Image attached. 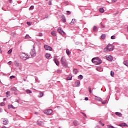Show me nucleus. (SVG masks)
<instances>
[{
    "mask_svg": "<svg viewBox=\"0 0 128 128\" xmlns=\"http://www.w3.org/2000/svg\"><path fill=\"white\" fill-rule=\"evenodd\" d=\"M92 62L93 64H94L96 66H98V64H102V60H100L98 58H93L92 60Z\"/></svg>",
    "mask_w": 128,
    "mask_h": 128,
    "instance_id": "1",
    "label": "nucleus"
},
{
    "mask_svg": "<svg viewBox=\"0 0 128 128\" xmlns=\"http://www.w3.org/2000/svg\"><path fill=\"white\" fill-rule=\"evenodd\" d=\"M60 62L64 66V68H68V61H66V57L63 56L61 59Z\"/></svg>",
    "mask_w": 128,
    "mask_h": 128,
    "instance_id": "2",
    "label": "nucleus"
},
{
    "mask_svg": "<svg viewBox=\"0 0 128 128\" xmlns=\"http://www.w3.org/2000/svg\"><path fill=\"white\" fill-rule=\"evenodd\" d=\"M20 57L24 60H28V58H30V57H28V55L24 53L21 54H20Z\"/></svg>",
    "mask_w": 128,
    "mask_h": 128,
    "instance_id": "3",
    "label": "nucleus"
},
{
    "mask_svg": "<svg viewBox=\"0 0 128 128\" xmlns=\"http://www.w3.org/2000/svg\"><path fill=\"white\" fill-rule=\"evenodd\" d=\"M107 50H108L109 52H112L114 50V46L112 44L108 45V46H106V48H104V52H106Z\"/></svg>",
    "mask_w": 128,
    "mask_h": 128,
    "instance_id": "4",
    "label": "nucleus"
},
{
    "mask_svg": "<svg viewBox=\"0 0 128 128\" xmlns=\"http://www.w3.org/2000/svg\"><path fill=\"white\" fill-rule=\"evenodd\" d=\"M36 47L33 46V48L31 50L30 52V54L32 58H34L36 56Z\"/></svg>",
    "mask_w": 128,
    "mask_h": 128,
    "instance_id": "5",
    "label": "nucleus"
},
{
    "mask_svg": "<svg viewBox=\"0 0 128 128\" xmlns=\"http://www.w3.org/2000/svg\"><path fill=\"white\" fill-rule=\"evenodd\" d=\"M44 113L45 114H46L47 116H50V114H52V110L48 109V110H44Z\"/></svg>",
    "mask_w": 128,
    "mask_h": 128,
    "instance_id": "6",
    "label": "nucleus"
},
{
    "mask_svg": "<svg viewBox=\"0 0 128 128\" xmlns=\"http://www.w3.org/2000/svg\"><path fill=\"white\" fill-rule=\"evenodd\" d=\"M44 48L46 50H52V47L50 46H49L48 45H44Z\"/></svg>",
    "mask_w": 128,
    "mask_h": 128,
    "instance_id": "7",
    "label": "nucleus"
},
{
    "mask_svg": "<svg viewBox=\"0 0 128 128\" xmlns=\"http://www.w3.org/2000/svg\"><path fill=\"white\" fill-rule=\"evenodd\" d=\"M106 59L107 60H109V62H112V60H114V58H112V56L110 55L106 56Z\"/></svg>",
    "mask_w": 128,
    "mask_h": 128,
    "instance_id": "8",
    "label": "nucleus"
},
{
    "mask_svg": "<svg viewBox=\"0 0 128 128\" xmlns=\"http://www.w3.org/2000/svg\"><path fill=\"white\" fill-rule=\"evenodd\" d=\"M58 32L59 34H64V32L62 28H58Z\"/></svg>",
    "mask_w": 128,
    "mask_h": 128,
    "instance_id": "9",
    "label": "nucleus"
},
{
    "mask_svg": "<svg viewBox=\"0 0 128 128\" xmlns=\"http://www.w3.org/2000/svg\"><path fill=\"white\" fill-rule=\"evenodd\" d=\"M3 124L5 126L8 124V120L7 118H4L3 119Z\"/></svg>",
    "mask_w": 128,
    "mask_h": 128,
    "instance_id": "10",
    "label": "nucleus"
},
{
    "mask_svg": "<svg viewBox=\"0 0 128 128\" xmlns=\"http://www.w3.org/2000/svg\"><path fill=\"white\" fill-rule=\"evenodd\" d=\"M54 62L58 66H60V62L58 61V58H55L54 59Z\"/></svg>",
    "mask_w": 128,
    "mask_h": 128,
    "instance_id": "11",
    "label": "nucleus"
},
{
    "mask_svg": "<svg viewBox=\"0 0 128 128\" xmlns=\"http://www.w3.org/2000/svg\"><path fill=\"white\" fill-rule=\"evenodd\" d=\"M75 86L77 87L80 86V82L79 80L76 81L75 82Z\"/></svg>",
    "mask_w": 128,
    "mask_h": 128,
    "instance_id": "12",
    "label": "nucleus"
},
{
    "mask_svg": "<svg viewBox=\"0 0 128 128\" xmlns=\"http://www.w3.org/2000/svg\"><path fill=\"white\" fill-rule=\"evenodd\" d=\"M37 124H38V126H44V124L43 122L38 121L37 122Z\"/></svg>",
    "mask_w": 128,
    "mask_h": 128,
    "instance_id": "13",
    "label": "nucleus"
},
{
    "mask_svg": "<svg viewBox=\"0 0 128 128\" xmlns=\"http://www.w3.org/2000/svg\"><path fill=\"white\" fill-rule=\"evenodd\" d=\"M120 126H128L124 122V123H121L119 124Z\"/></svg>",
    "mask_w": 128,
    "mask_h": 128,
    "instance_id": "14",
    "label": "nucleus"
},
{
    "mask_svg": "<svg viewBox=\"0 0 128 128\" xmlns=\"http://www.w3.org/2000/svg\"><path fill=\"white\" fill-rule=\"evenodd\" d=\"M116 116H120V118L122 117V114L120 112H116Z\"/></svg>",
    "mask_w": 128,
    "mask_h": 128,
    "instance_id": "15",
    "label": "nucleus"
},
{
    "mask_svg": "<svg viewBox=\"0 0 128 128\" xmlns=\"http://www.w3.org/2000/svg\"><path fill=\"white\" fill-rule=\"evenodd\" d=\"M96 100H98V102H102V98H100V97H98L97 96H96Z\"/></svg>",
    "mask_w": 128,
    "mask_h": 128,
    "instance_id": "16",
    "label": "nucleus"
},
{
    "mask_svg": "<svg viewBox=\"0 0 128 128\" xmlns=\"http://www.w3.org/2000/svg\"><path fill=\"white\" fill-rule=\"evenodd\" d=\"M78 72V69L74 68L73 70V74H77Z\"/></svg>",
    "mask_w": 128,
    "mask_h": 128,
    "instance_id": "17",
    "label": "nucleus"
},
{
    "mask_svg": "<svg viewBox=\"0 0 128 128\" xmlns=\"http://www.w3.org/2000/svg\"><path fill=\"white\" fill-rule=\"evenodd\" d=\"M76 22V19H72L70 24H74Z\"/></svg>",
    "mask_w": 128,
    "mask_h": 128,
    "instance_id": "18",
    "label": "nucleus"
},
{
    "mask_svg": "<svg viewBox=\"0 0 128 128\" xmlns=\"http://www.w3.org/2000/svg\"><path fill=\"white\" fill-rule=\"evenodd\" d=\"M13 108V110H15L16 108L12 104L8 105V108Z\"/></svg>",
    "mask_w": 128,
    "mask_h": 128,
    "instance_id": "19",
    "label": "nucleus"
},
{
    "mask_svg": "<svg viewBox=\"0 0 128 128\" xmlns=\"http://www.w3.org/2000/svg\"><path fill=\"white\" fill-rule=\"evenodd\" d=\"M62 22H66V17L64 16H62Z\"/></svg>",
    "mask_w": 128,
    "mask_h": 128,
    "instance_id": "20",
    "label": "nucleus"
},
{
    "mask_svg": "<svg viewBox=\"0 0 128 128\" xmlns=\"http://www.w3.org/2000/svg\"><path fill=\"white\" fill-rule=\"evenodd\" d=\"M45 56H46V58H50V54H46L45 55Z\"/></svg>",
    "mask_w": 128,
    "mask_h": 128,
    "instance_id": "21",
    "label": "nucleus"
},
{
    "mask_svg": "<svg viewBox=\"0 0 128 128\" xmlns=\"http://www.w3.org/2000/svg\"><path fill=\"white\" fill-rule=\"evenodd\" d=\"M11 90H13V92H17L18 89H16V88L13 87L11 88Z\"/></svg>",
    "mask_w": 128,
    "mask_h": 128,
    "instance_id": "22",
    "label": "nucleus"
},
{
    "mask_svg": "<svg viewBox=\"0 0 128 128\" xmlns=\"http://www.w3.org/2000/svg\"><path fill=\"white\" fill-rule=\"evenodd\" d=\"M124 64L126 66H128V60L124 61L123 62Z\"/></svg>",
    "mask_w": 128,
    "mask_h": 128,
    "instance_id": "23",
    "label": "nucleus"
},
{
    "mask_svg": "<svg viewBox=\"0 0 128 128\" xmlns=\"http://www.w3.org/2000/svg\"><path fill=\"white\" fill-rule=\"evenodd\" d=\"M78 80H82V78H84V76L82 74H80L78 76Z\"/></svg>",
    "mask_w": 128,
    "mask_h": 128,
    "instance_id": "24",
    "label": "nucleus"
},
{
    "mask_svg": "<svg viewBox=\"0 0 128 128\" xmlns=\"http://www.w3.org/2000/svg\"><path fill=\"white\" fill-rule=\"evenodd\" d=\"M51 34L53 36H56V32L54 31H52L51 32Z\"/></svg>",
    "mask_w": 128,
    "mask_h": 128,
    "instance_id": "25",
    "label": "nucleus"
},
{
    "mask_svg": "<svg viewBox=\"0 0 128 128\" xmlns=\"http://www.w3.org/2000/svg\"><path fill=\"white\" fill-rule=\"evenodd\" d=\"M14 64H15V66H20V64H18V61H14Z\"/></svg>",
    "mask_w": 128,
    "mask_h": 128,
    "instance_id": "26",
    "label": "nucleus"
},
{
    "mask_svg": "<svg viewBox=\"0 0 128 128\" xmlns=\"http://www.w3.org/2000/svg\"><path fill=\"white\" fill-rule=\"evenodd\" d=\"M99 11L100 12H104V8H101L99 9Z\"/></svg>",
    "mask_w": 128,
    "mask_h": 128,
    "instance_id": "27",
    "label": "nucleus"
},
{
    "mask_svg": "<svg viewBox=\"0 0 128 128\" xmlns=\"http://www.w3.org/2000/svg\"><path fill=\"white\" fill-rule=\"evenodd\" d=\"M72 76H69L67 77L66 80H72Z\"/></svg>",
    "mask_w": 128,
    "mask_h": 128,
    "instance_id": "28",
    "label": "nucleus"
},
{
    "mask_svg": "<svg viewBox=\"0 0 128 128\" xmlns=\"http://www.w3.org/2000/svg\"><path fill=\"white\" fill-rule=\"evenodd\" d=\"M74 126H78V122L76 120H74L73 122Z\"/></svg>",
    "mask_w": 128,
    "mask_h": 128,
    "instance_id": "29",
    "label": "nucleus"
},
{
    "mask_svg": "<svg viewBox=\"0 0 128 128\" xmlns=\"http://www.w3.org/2000/svg\"><path fill=\"white\" fill-rule=\"evenodd\" d=\"M66 53L68 56H70V50L68 49L66 50Z\"/></svg>",
    "mask_w": 128,
    "mask_h": 128,
    "instance_id": "30",
    "label": "nucleus"
},
{
    "mask_svg": "<svg viewBox=\"0 0 128 128\" xmlns=\"http://www.w3.org/2000/svg\"><path fill=\"white\" fill-rule=\"evenodd\" d=\"M106 34H102V36H101V38H102V40H104V38H106Z\"/></svg>",
    "mask_w": 128,
    "mask_h": 128,
    "instance_id": "31",
    "label": "nucleus"
},
{
    "mask_svg": "<svg viewBox=\"0 0 128 128\" xmlns=\"http://www.w3.org/2000/svg\"><path fill=\"white\" fill-rule=\"evenodd\" d=\"M26 92H27L28 94H32V92L30 90H26Z\"/></svg>",
    "mask_w": 128,
    "mask_h": 128,
    "instance_id": "32",
    "label": "nucleus"
},
{
    "mask_svg": "<svg viewBox=\"0 0 128 128\" xmlns=\"http://www.w3.org/2000/svg\"><path fill=\"white\" fill-rule=\"evenodd\" d=\"M39 96L40 98H42L44 96V93L42 92H41L39 94Z\"/></svg>",
    "mask_w": 128,
    "mask_h": 128,
    "instance_id": "33",
    "label": "nucleus"
},
{
    "mask_svg": "<svg viewBox=\"0 0 128 128\" xmlns=\"http://www.w3.org/2000/svg\"><path fill=\"white\" fill-rule=\"evenodd\" d=\"M102 104H106V102H108V100H106L104 101H101Z\"/></svg>",
    "mask_w": 128,
    "mask_h": 128,
    "instance_id": "34",
    "label": "nucleus"
},
{
    "mask_svg": "<svg viewBox=\"0 0 128 128\" xmlns=\"http://www.w3.org/2000/svg\"><path fill=\"white\" fill-rule=\"evenodd\" d=\"M110 76H114V71L110 72Z\"/></svg>",
    "mask_w": 128,
    "mask_h": 128,
    "instance_id": "35",
    "label": "nucleus"
},
{
    "mask_svg": "<svg viewBox=\"0 0 128 128\" xmlns=\"http://www.w3.org/2000/svg\"><path fill=\"white\" fill-rule=\"evenodd\" d=\"M88 88L89 92L90 94H92V88L90 87V86H89Z\"/></svg>",
    "mask_w": 128,
    "mask_h": 128,
    "instance_id": "36",
    "label": "nucleus"
},
{
    "mask_svg": "<svg viewBox=\"0 0 128 128\" xmlns=\"http://www.w3.org/2000/svg\"><path fill=\"white\" fill-rule=\"evenodd\" d=\"M96 28H97L96 26H94L93 27V30H94V32H96Z\"/></svg>",
    "mask_w": 128,
    "mask_h": 128,
    "instance_id": "37",
    "label": "nucleus"
},
{
    "mask_svg": "<svg viewBox=\"0 0 128 128\" xmlns=\"http://www.w3.org/2000/svg\"><path fill=\"white\" fill-rule=\"evenodd\" d=\"M12 52V50L10 49V50H8V54H10L11 52Z\"/></svg>",
    "mask_w": 128,
    "mask_h": 128,
    "instance_id": "38",
    "label": "nucleus"
},
{
    "mask_svg": "<svg viewBox=\"0 0 128 128\" xmlns=\"http://www.w3.org/2000/svg\"><path fill=\"white\" fill-rule=\"evenodd\" d=\"M110 38H111V40H115L116 36H112Z\"/></svg>",
    "mask_w": 128,
    "mask_h": 128,
    "instance_id": "39",
    "label": "nucleus"
},
{
    "mask_svg": "<svg viewBox=\"0 0 128 128\" xmlns=\"http://www.w3.org/2000/svg\"><path fill=\"white\" fill-rule=\"evenodd\" d=\"M34 6H32L30 8V10H34Z\"/></svg>",
    "mask_w": 128,
    "mask_h": 128,
    "instance_id": "40",
    "label": "nucleus"
},
{
    "mask_svg": "<svg viewBox=\"0 0 128 128\" xmlns=\"http://www.w3.org/2000/svg\"><path fill=\"white\" fill-rule=\"evenodd\" d=\"M101 24V26L102 28H106V26H104V25L102 24V23H100Z\"/></svg>",
    "mask_w": 128,
    "mask_h": 128,
    "instance_id": "41",
    "label": "nucleus"
},
{
    "mask_svg": "<svg viewBox=\"0 0 128 128\" xmlns=\"http://www.w3.org/2000/svg\"><path fill=\"white\" fill-rule=\"evenodd\" d=\"M58 74H60L62 72V70H57Z\"/></svg>",
    "mask_w": 128,
    "mask_h": 128,
    "instance_id": "42",
    "label": "nucleus"
},
{
    "mask_svg": "<svg viewBox=\"0 0 128 128\" xmlns=\"http://www.w3.org/2000/svg\"><path fill=\"white\" fill-rule=\"evenodd\" d=\"M64 4H66V6H68V2L66 1L64 2Z\"/></svg>",
    "mask_w": 128,
    "mask_h": 128,
    "instance_id": "43",
    "label": "nucleus"
},
{
    "mask_svg": "<svg viewBox=\"0 0 128 128\" xmlns=\"http://www.w3.org/2000/svg\"><path fill=\"white\" fill-rule=\"evenodd\" d=\"M30 38V36L28 34L26 35L25 36V38Z\"/></svg>",
    "mask_w": 128,
    "mask_h": 128,
    "instance_id": "44",
    "label": "nucleus"
},
{
    "mask_svg": "<svg viewBox=\"0 0 128 128\" xmlns=\"http://www.w3.org/2000/svg\"><path fill=\"white\" fill-rule=\"evenodd\" d=\"M0 105L1 106H4V102H1L0 104Z\"/></svg>",
    "mask_w": 128,
    "mask_h": 128,
    "instance_id": "45",
    "label": "nucleus"
},
{
    "mask_svg": "<svg viewBox=\"0 0 128 128\" xmlns=\"http://www.w3.org/2000/svg\"><path fill=\"white\" fill-rule=\"evenodd\" d=\"M38 36H42V33H38Z\"/></svg>",
    "mask_w": 128,
    "mask_h": 128,
    "instance_id": "46",
    "label": "nucleus"
},
{
    "mask_svg": "<svg viewBox=\"0 0 128 128\" xmlns=\"http://www.w3.org/2000/svg\"><path fill=\"white\" fill-rule=\"evenodd\" d=\"M12 61H10L8 62V64H9V66H12Z\"/></svg>",
    "mask_w": 128,
    "mask_h": 128,
    "instance_id": "47",
    "label": "nucleus"
},
{
    "mask_svg": "<svg viewBox=\"0 0 128 128\" xmlns=\"http://www.w3.org/2000/svg\"><path fill=\"white\" fill-rule=\"evenodd\" d=\"M15 78L14 76H10V78H11V80L12 78Z\"/></svg>",
    "mask_w": 128,
    "mask_h": 128,
    "instance_id": "48",
    "label": "nucleus"
},
{
    "mask_svg": "<svg viewBox=\"0 0 128 128\" xmlns=\"http://www.w3.org/2000/svg\"><path fill=\"white\" fill-rule=\"evenodd\" d=\"M66 13H67V14L68 16V15H70V11H67L66 12Z\"/></svg>",
    "mask_w": 128,
    "mask_h": 128,
    "instance_id": "49",
    "label": "nucleus"
},
{
    "mask_svg": "<svg viewBox=\"0 0 128 128\" xmlns=\"http://www.w3.org/2000/svg\"><path fill=\"white\" fill-rule=\"evenodd\" d=\"M26 24L28 26H31L32 25V24L30 22H27Z\"/></svg>",
    "mask_w": 128,
    "mask_h": 128,
    "instance_id": "50",
    "label": "nucleus"
},
{
    "mask_svg": "<svg viewBox=\"0 0 128 128\" xmlns=\"http://www.w3.org/2000/svg\"><path fill=\"white\" fill-rule=\"evenodd\" d=\"M48 6H52V2L50 0L49 1Z\"/></svg>",
    "mask_w": 128,
    "mask_h": 128,
    "instance_id": "51",
    "label": "nucleus"
},
{
    "mask_svg": "<svg viewBox=\"0 0 128 128\" xmlns=\"http://www.w3.org/2000/svg\"><path fill=\"white\" fill-rule=\"evenodd\" d=\"M82 114H83V116H84L86 117V114L84 113V112H82Z\"/></svg>",
    "mask_w": 128,
    "mask_h": 128,
    "instance_id": "52",
    "label": "nucleus"
},
{
    "mask_svg": "<svg viewBox=\"0 0 128 128\" xmlns=\"http://www.w3.org/2000/svg\"><path fill=\"white\" fill-rule=\"evenodd\" d=\"M8 94H10V92H6V95L8 96Z\"/></svg>",
    "mask_w": 128,
    "mask_h": 128,
    "instance_id": "53",
    "label": "nucleus"
},
{
    "mask_svg": "<svg viewBox=\"0 0 128 128\" xmlns=\"http://www.w3.org/2000/svg\"><path fill=\"white\" fill-rule=\"evenodd\" d=\"M75 44H76V46H78V44H80V42H76L75 43Z\"/></svg>",
    "mask_w": 128,
    "mask_h": 128,
    "instance_id": "54",
    "label": "nucleus"
},
{
    "mask_svg": "<svg viewBox=\"0 0 128 128\" xmlns=\"http://www.w3.org/2000/svg\"><path fill=\"white\" fill-rule=\"evenodd\" d=\"M85 100H88V97L85 98Z\"/></svg>",
    "mask_w": 128,
    "mask_h": 128,
    "instance_id": "55",
    "label": "nucleus"
},
{
    "mask_svg": "<svg viewBox=\"0 0 128 128\" xmlns=\"http://www.w3.org/2000/svg\"><path fill=\"white\" fill-rule=\"evenodd\" d=\"M117 0H112V2H116Z\"/></svg>",
    "mask_w": 128,
    "mask_h": 128,
    "instance_id": "56",
    "label": "nucleus"
},
{
    "mask_svg": "<svg viewBox=\"0 0 128 128\" xmlns=\"http://www.w3.org/2000/svg\"><path fill=\"white\" fill-rule=\"evenodd\" d=\"M35 80L36 82H38V78H36Z\"/></svg>",
    "mask_w": 128,
    "mask_h": 128,
    "instance_id": "57",
    "label": "nucleus"
},
{
    "mask_svg": "<svg viewBox=\"0 0 128 128\" xmlns=\"http://www.w3.org/2000/svg\"><path fill=\"white\" fill-rule=\"evenodd\" d=\"M0 112H2V108H0Z\"/></svg>",
    "mask_w": 128,
    "mask_h": 128,
    "instance_id": "58",
    "label": "nucleus"
},
{
    "mask_svg": "<svg viewBox=\"0 0 128 128\" xmlns=\"http://www.w3.org/2000/svg\"><path fill=\"white\" fill-rule=\"evenodd\" d=\"M12 0H9V2L10 4H12Z\"/></svg>",
    "mask_w": 128,
    "mask_h": 128,
    "instance_id": "59",
    "label": "nucleus"
},
{
    "mask_svg": "<svg viewBox=\"0 0 128 128\" xmlns=\"http://www.w3.org/2000/svg\"><path fill=\"white\" fill-rule=\"evenodd\" d=\"M56 108H58V110H60V106H57Z\"/></svg>",
    "mask_w": 128,
    "mask_h": 128,
    "instance_id": "60",
    "label": "nucleus"
},
{
    "mask_svg": "<svg viewBox=\"0 0 128 128\" xmlns=\"http://www.w3.org/2000/svg\"><path fill=\"white\" fill-rule=\"evenodd\" d=\"M101 126H104V124H102H102H101Z\"/></svg>",
    "mask_w": 128,
    "mask_h": 128,
    "instance_id": "61",
    "label": "nucleus"
},
{
    "mask_svg": "<svg viewBox=\"0 0 128 128\" xmlns=\"http://www.w3.org/2000/svg\"><path fill=\"white\" fill-rule=\"evenodd\" d=\"M100 124H102V121H99Z\"/></svg>",
    "mask_w": 128,
    "mask_h": 128,
    "instance_id": "62",
    "label": "nucleus"
},
{
    "mask_svg": "<svg viewBox=\"0 0 128 128\" xmlns=\"http://www.w3.org/2000/svg\"><path fill=\"white\" fill-rule=\"evenodd\" d=\"M2 128H8V127L6 126H4L2 127Z\"/></svg>",
    "mask_w": 128,
    "mask_h": 128,
    "instance_id": "63",
    "label": "nucleus"
},
{
    "mask_svg": "<svg viewBox=\"0 0 128 128\" xmlns=\"http://www.w3.org/2000/svg\"><path fill=\"white\" fill-rule=\"evenodd\" d=\"M4 100H6V98H4Z\"/></svg>",
    "mask_w": 128,
    "mask_h": 128,
    "instance_id": "64",
    "label": "nucleus"
}]
</instances>
